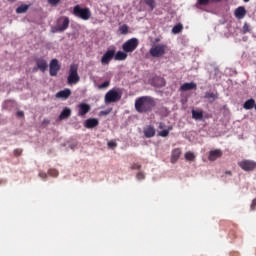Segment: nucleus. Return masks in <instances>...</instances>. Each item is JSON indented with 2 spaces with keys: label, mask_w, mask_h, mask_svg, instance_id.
I'll return each mask as SVG.
<instances>
[{
  "label": "nucleus",
  "mask_w": 256,
  "mask_h": 256,
  "mask_svg": "<svg viewBox=\"0 0 256 256\" xmlns=\"http://www.w3.org/2000/svg\"><path fill=\"white\" fill-rule=\"evenodd\" d=\"M155 105L157 102L151 96H142L135 101V109L138 113H151Z\"/></svg>",
  "instance_id": "1"
},
{
  "label": "nucleus",
  "mask_w": 256,
  "mask_h": 256,
  "mask_svg": "<svg viewBox=\"0 0 256 256\" xmlns=\"http://www.w3.org/2000/svg\"><path fill=\"white\" fill-rule=\"evenodd\" d=\"M81 81L79 76V64L72 63L68 70L67 83L68 85H77Z\"/></svg>",
  "instance_id": "2"
},
{
  "label": "nucleus",
  "mask_w": 256,
  "mask_h": 256,
  "mask_svg": "<svg viewBox=\"0 0 256 256\" xmlns=\"http://www.w3.org/2000/svg\"><path fill=\"white\" fill-rule=\"evenodd\" d=\"M73 15L75 17H78L79 19H82L83 21H89L91 19V9L87 7H81L80 5H76L73 8Z\"/></svg>",
  "instance_id": "3"
},
{
  "label": "nucleus",
  "mask_w": 256,
  "mask_h": 256,
  "mask_svg": "<svg viewBox=\"0 0 256 256\" xmlns=\"http://www.w3.org/2000/svg\"><path fill=\"white\" fill-rule=\"evenodd\" d=\"M69 17L61 16L57 19L56 25L54 27L53 33H63V31H67L69 29Z\"/></svg>",
  "instance_id": "4"
},
{
  "label": "nucleus",
  "mask_w": 256,
  "mask_h": 256,
  "mask_svg": "<svg viewBox=\"0 0 256 256\" xmlns=\"http://www.w3.org/2000/svg\"><path fill=\"white\" fill-rule=\"evenodd\" d=\"M167 53V45L166 44H156L152 46L149 50V54L151 57H154L156 59H159L160 57H163Z\"/></svg>",
  "instance_id": "5"
},
{
  "label": "nucleus",
  "mask_w": 256,
  "mask_h": 256,
  "mask_svg": "<svg viewBox=\"0 0 256 256\" xmlns=\"http://www.w3.org/2000/svg\"><path fill=\"white\" fill-rule=\"evenodd\" d=\"M137 47H139V39L137 38H131L122 45V49L125 53H133Z\"/></svg>",
  "instance_id": "6"
},
{
  "label": "nucleus",
  "mask_w": 256,
  "mask_h": 256,
  "mask_svg": "<svg viewBox=\"0 0 256 256\" xmlns=\"http://www.w3.org/2000/svg\"><path fill=\"white\" fill-rule=\"evenodd\" d=\"M122 94L116 90H109L105 95V103L109 105V103H117V101H121Z\"/></svg>",
  "instance_id": "7"
},
{
  "label": "nucleus",
  "mask_w": 256,
  "mask_h": 256,
  "mask_svg": "<svg viewBox=\"0 0 256 256\" xmlns=\"http://www.w3.org/2000/svg\"><path fill=\"white\" fill-rule=\"evenodd\" d=\"M35 63L36 67L33 68L34 73H37L38 71L45 73V71H47V67H49L47 60H45L43 57L36 58Z\"/></svg>",
  "instance_id": "8"
},
{
  "label": "nucleus",
  "mask_w": 256,
  "mask_h": 256,
  "mask_svg": "<svg viewBox=\"0 0 256 256\" xmlns=\"http://www.w3.org/2000/svg\"><path fill=\"white\" fill-rule=\"evenodd\" d=\"M115 59V49L107 50L101 57V65H109Z\"/></svg>",
  "instance_id": "9"
},
{
  "label": "nucleus",
  "mask_w": 256,
  "mask_h": 256,
  "mask_svg": "<svg viewBox=\"0 0 256 256\" xmlns=\"http://www.w3.org/2000/svg\"><path fill=\"white\" fill-rule=\"evenodd\" d=\"M49 69H50V76L57 77V73L61 71V65H59V60L52 59L50 62Z\"/></svg>",
  "instance_id": "10"
},
{
  "label": "nucleus",
  "mask_w": 256,
  "mask_h": 256,
  "mask_svg": "<svg viewBox=\"0 0 256 256\" xmlns=\"http://www.w3.org/2000/svg\"><path fill=\"white\" fill-rule=\"evenodd\" d=\"M238 165L243 169V171H253L256 169V162L251 160L241 161Z\"/></svg>",
  "instance_id": "11"
},
{
  "label": "nucleus",
  "mask_w": 256,
  "mask_h": 256,
  "mask_svg": "<svg viewBox=\"0 0 256 256\" xmlns=\"http://www.w3.org/2000/svg\"><path fill=\"white\" fill-rule=\"evenodd\" d=\"M155 133H157V130H155V126L153 125H148L143 130V134L146 139H151Z\"/></svg>",
  "instance_id": "12"
},
{
  "label": "nucleus",
  "mask_w": 256,
  "mask_h": 256,
  "mask_svg": "<svg viewBox=\"0 0 256 256\" xmlns=\"http://www.w3.org/2000/svg\"><path fill=\"white\" fill-rule=\"evenodd\" d=\"M221 157H223V151L220 149H215L209 152L208 159L210 161H217V159H221Z\"/></svg>",
  "instance_id": "13"
},
{
  "label": "nucleus",
  "mask_w": 256,
  "mask_h": 256,
  "mask_svg": "<svg viewBox=\"0 0 256 256\" xmlns=\"http://www.w3.org/2000/svg\"><path fill=\"white\" fill-rule=\"evenodd\" d=\"M56 99H69L71 97V89L66 88L56 93Z\"/></svg>",
  "instance_id": "14"
},
{
  "label": "nucleus",
  "mask_w": 256,
  "mask_h": 256,
  "mask_svg": "<svg viewBox=\"0 0 256 256\" xmlns=\"http://www.w3.org/2000/svg\"><path fill=\"white\" fill-rule=\"evenodd\" d=\"M90 111H91V106L89 104L81 103L79 105L78 115L79 117H83L87 115V113H89Z\"/></svg>",
  "instance_id": "15"
},
{
  "label": "nucleus",
  "mask_w": 256,
  "mask_h": 256,
  "mask_svg": "<svg viewBox=\"0 0 256 256\" xmlns=\"http://www.w3.org/2000/svg\"><path fill=\"white\" fill-rule=\"evenodd\" d=\"M97 125H99V120L97 118H90L84 122V127H86V129H95Z\"/></svg>",
  "instance_id": "16"
},
{
  "label": "nucleus",
  "mask_w": 256,
  "mask_h": 256,
  "mask_svg": "<svg viewBox=\"0 0 256 256\" xmlns=\"http://www.w3.org/2000/svg\"><path fill=\"white\" fill-rule=\"evenodd\" d=\"M234 15L236 19H244L245 16L247 15V10L243 6H239L238 8L235 9Z\"/></svg>",
  "instance_id": "17"
},
{
  "label": "nucleus",
  "mask_w": 256,
  "mask_h": 256,
  "mask_svg": "<svg viewBox=\"0 0 256 256\" xmlns=\"http://www.w3.org/2000/svg\"><path fill=\"white\" fill-rule=\"evenodd\" d=\"M197 89V84L195 82L184 83L180 86V91H193Z\"/></svg>",
  "instance_id": "18"
},
{
  "label": "nucleus",
  "mask_w": 256,
  "mask_h": 256,
  "mask_svg": "<svg viewBox=\"0 0 256 256\" xmlns=\"http://www.w3.org/2000/svg\"><path fill=\"white\" fill-rule=\"evenodd\" d=\"M179 157H181V149L175 148L172 150L171 163H177V161H179Z\"/></svg>",
  "instance_id": "19"
},
{
  "label": "nucleus",
  "mask_w": 256,
  "mask_h": 256,
  "mask_svg": "<svg viewBox=\"0 0 256 256\" xmlns=\"http://www.w3.org/2000/svg\"><path fill=\"white\" fill-rule=\"evenodd\" d=\"M204 98L207 99L208 102L214 103L215 100L219 98V94L213 92H206Z\"/></svg>",
  "instance_id": "20"
},
{
  "label": "nucleus",
  "mask_w": 256,
  "mask_h": 256,
  "mask_svg": "<svg viewBox=\"0 0 256 256\" xmlns=\"http://www.w3.org/2000/svg\"><path fill=\"white\" fill-rule=\"evenodd\" d=\"M192 119H195V121H202L203 110H192Z\"/></svg>",
  "instance_id": "21"
},
{
  "label": "nucleus",
  "mask_w": 256,
  "mask_h": 256,
  "mask_svg": "<svg viewBox=\"0 0 256 256\" xmlns=\"http://www.w3.org/2000/svg\"><path fill=\"white\" fill-rule=\"evenodd\" d=\"M115 61H125L127 59V52L118 51L114 54Z\"/></svg>",
  "instance_id": "22"
},
{
  "label": "nucleus",
  "mask_w": 256,
  "mask_h": 256,
  "mask_svg": "<svg viewBox=\"0 0 256 256\" xmlns=\"http://www.w3.org/2000/svg\"><path fill=\"white\" fill-rule=\"evenodd\" d=\"M210 3H221V0H197V4L202 7H207Z\"/></svg>",
  "instance_id": "23"
},
{
  "label": "nucleus",
  "mask_w": 256,
  "mask_h": 256,
  "mask_svg": "<svg viewBox=\"0 0 256 256\" xmlns=\"http://www.w3.org/2000/svg\"><path fill=\"white\" fill-rule=\"evenodd\" d=\"M69 117H71V109L64 108L59 116V119H69Z\"/></svg>",
  "instance_id": "24"
},
{
  "label": "nucleus",
  "mask_w": 256,
  "mask_h": 256,
  "mask_svg": "<svg viewBox=\"0 0 256 256\" xmlns=\"http://www.w3.org/2000/svg\"><path fill=\"white\" fill-rule=\"evenodd\" d=\"M141 3L147 5L150 8V11H153V9L157 7V3L155 2V0H141Z\"/></svg>",
  "instance_id": "25"
},
{
  "label": "nucleus",
  "mask_w": 256,
  "mask_h": 256,
  "mask_svg": "<svg viewBox=\"0 0 256 256\" xmlns=\"http://www.w3.org/2000/svg\"><path fill=\"white\" fill-rule=\"evenodd\" d=\"M243 107L246 109V110H251L253 109V107H255V99L253 98H250L249 100H247Z\"/></svg>",
  "instance_id": "26"
},
{
  "label": "nucleus",
  "mask_w": 256,
  "mask_h": 256,
  "mask_svg": "<svg viewBox=\"0 0 256 256\" xmlns=\"http://www.w3.org/2000/svg\"><path fill=\"white\" fill-rule=\"evenodd\" d=\"M173 131V126L158 132L159 137H169V132Z\"/></svg>",
  "instance_id": "27"
},
{
  "label": "nucleus",
  "mask_w": 256,
  "mask_h": 256,
  "mask_svg": "<svg viewBox=\"0 0 256 256\" xmlns=\"http://www.w3.org/2000/svg\"><path fill=\"white\" fill-rule=\"evenodd\" d=\"M29 11V5L27 4H22L16 9V13L21 14V13H27Z\"/></svg>",
  "instance_id": "28"
},
{
  "label": "nucleus",
  "mask_w": 256,
  "mask_h": 256,
  "mask_svg": "<svg viewBox=\"0 0 256 256\" xmlns=\"http://www.w3.org/2000/svg\"><path fill=\"white\" fill-rule=\"evenodd\" d=\"M182 31H183V24H176L172 28V33H174V35H177V34L181 33Z\"/></svg>",
  "instance_id": "29"
},
{
  "label": "nucleus",
  "mask_w": 256,
  "mask_h": 256,
  "mask_svg": "<svg viewBox=\"0 0 256 256\" xmlns=\"http://www.w3.org/2000/svg\"><path fill=\"white\" fill-rule=\"evenodd\" d=\"M119 31L121 35H127V33H129V26H127V24H124L119 27Z\"/></svg>",
  "instance_id": "30"
},
{
  "label": "nucleus",
  "mask_w": 256,
  "mask_h": 256,
  "mask_svg": "<svg viewBox=\"0 0 256 256\" xmlns=\"http://www.w3.org/2000/svg\"><path fill=\"white\" fill-rule=\"evenodd\" d=\"M186 161H195V154L191 151L185 153Z\"/></svg>",
  "instance_id": "31"
},
{
  "label": "nucleus",
  "mask_w": 256,
  "mask_h": 256,
  "mask_svg": "<svg viewBox=\"0 0 256 256\" xmlns=\"http://www.w3.org/2000/svg\"><path fill=\"white\" fill-rule=\"evenodd\" d=\"M48 175H50V177H57L59 175V171H57V169H49Z\"/></svg>",
  "instance_id": "32"
},
{
  "label": "nucleus",
  "mask_w": 256,
  "mask_h": 256,
  "mask_svg": "<svg viewBox=\"0 0 256 256\" xmlns=\"http://www.w3.org/2000/svg\"><path fill=\"white\" fill-rule=\"evenodd\" d=\"M49 5L52 7H57L59 3H61V0H48Z\"/></svg>",
  "instance_id": "33"
},
{
  "label": "nucleus",
  "mask_w": 256,
  "mask_h": 256,
  "mask_svg": "<svg viewBox=\"0 0 256 256\" xmlns=\"http://www.w3.org/2000/svg\"><path fill=\"white\" fill-rule=\"evenodd\" d=\"M242 29H243V33H251V27L247 23H244Z\"/></svg>",
  "instance_id": "34"
},
{
  "label": "nucleus",
  "mask_w": 256,
  "mask_h": 256,
  "mask_svg": "<svg viewBox=\"0 0 256 256\" xmlns=\"http://www.w3.org/2000/svg\"><path fill=\"white\" fill-rule=\"evenodd\" d=\"M110 82L109 81H105L104 83L99 85V89H107V87H109Z\"/></svg>",
  "instance_id": "35"
},
{
  "label": "nucleus",
  "mask_w": 256,
  "mask_h": 256,
  "mask_svg": "<svg viewBox=\"0 0 256 256\" xmlns=\"http://www.w3.org/2000/svg\"><path fill=\"white\" fill-rule=\"evenodd\" d=\"M108 147H110V149H113L115 147H117V142L111 140L108 142Z\"/></svg>",
  "instance_id": "36"
},
{
  "label": "nucleus",
  "mask_w": 256,
  "mask_h": 256,
  "mask_svg": "<svg viewBox=\"0 0 256 256\" xmlns=\"http://www.w3.org/2000/svg\"><path fill=\"white\" fill-rule=\"evenodd\" d=\"M131 169L132 170H139V169H141V164L134 163V164H132Z\"/></svg>",
  "instance_id": "37"
},
{
  "label": "nucleus",
  "mask_w": 256,
  "mask_h": 256,
  "mask_svg": "<svg viewBox=\"0 0 256 256\" xmlns=\"http://www.w3.org/2000/svg\"><path fill=\"white\" fill-rule=\"evenodd\" d=\"M23 153L22 149H15L14 150V155L15 157H19Z\"/></svg>",
  "instance_id": "38"
},
{
  "label": "nucleus",
  "mask_w": 256,
  "mask_h": 256,
  "mask_svg": "<svg viewBox=\"0 0 256 256\" xmlns=\"http://www.w3.org/2000/svg\"><path fill=\"white\" fill-rule=\"evenodd\" d=\"M137 179L142 180L145 179V173L143 172H138L136 175Z\"/></svg>",
  "instance_id": "39"
},
{
  "label": "nucleus",
  "mask_w": 256,
  "mask_h": 256,
  "mask_svg": "<svg viewBox=\"0 0 256 256\" xmlns=\"http://www.w3.org/2000/svg\"><path fill=\"white\" fill-rule=\"evenodd\" d=\"M251 211H255L256 209V198L252 200V203L250 205Z\"/></svg>",
  "instance_id": "40"
},
{
  "label": "nucleus",
  "mask_w": 256,
  "mask_h": 256,
  "mask_svg": "<svg viewBox=\"0 0 256 256\" xmlns=\"http://www.w3.org/2000/svg\"><path fill=\"white\" fill-rule=\"evenodd\" d=\"M39 177H41V179H47V173L39 172Z\"/></svg>",
  "instance_id": "41"
},
{
  "label": "nucleus",
  "mask_w": 256,
  "mask_h": 256,
  "mask_svg": "<svg viewBox=\"0 0 256 256\" xmlns=\"http://www.w3.org/2000/svg\"><path fill=\"white\" fill-rule=\"evenodd\" d=\"M16 115H17V117H25V112H23V111H18V112L16 113Z\"/></svg>",
  "instance_id": "42"
},
{
  "label": "nucleus",
  "mask_w": 256,
  "mask_h": 256,
  "mask_svg": "<svg viewBox=\"0 0 256 256\" xmlns=\"http://www.w3.org/2000/svg\"><path fill=\"white\" fill-rule=\"evenodd\" d=\"M111 113V110H104L100 112V115H109Z\"/></svg>",
  "instance_id": "43"
},
{
  "label": "nucleus",
  "mask_w": 256,
  "mask_h": 256,
  "mask_svg": "<svg viewBox=\"0 0 256 256\" xmlns=\"http://www.w3.org/2000/svg\"><path fill=\"white\" fill-rule=\"evenodd\" d=\"M166 125L164 122H160L158 125V129H165Z\"/></svg>",
  "instance_id": "44"
},
{
  "label": "nucleus",
  "mask_w": 256,
  "mask_h": 256,
  "mask_svg": "<svg viewBox=\"0 0 256 256\" xmlns=\"http://www.w3.org/2000/svg\"><path fill=\"white\" fill-rule=\"evenodd\" d=\"M158 80L161 82L160 87H165V80L163 78H159Z\"/></svg>",
  "instance_id": "45"
},
{
  "label": "nucleus",
  "mask_w": 256,
  "mask_h": 256,
  "mask_svg": "<svg viewBox=\"0 0 256 256\" xmlns=\"http://www.w3.org/2000/svg\"><path fill=\"white\" fill-rule=\"evenodd\" d=\"M161 41V38H155L154 43H159Z\"/></svg>",
  "instance_id": "46"
},
{
  "label": "nucleus",
  "mask_w": 256,
  "mask_h": 256,
  "mask_svg": "<svg viewBox=\"0 0 256 256\" xmlns=\"http://www.w3.org/2000/svg\"><path fill=\"white\" fill-rule=\"evenodd\" d=\"M225 174L226 175H232L231 171H226Z\"/></svg>",
  "instance_id": "47"
},
{
  "label": "nucleus",
  "mask_w": 256,
  "mask_h": 256,
  "mask_svg": "<svg viewBox=\"0 0 256 256\" xmlns=\"http://www.w3.org/2000/svg\"><path fill=\"white\" fill-rule=\"evenodd\" d=\"M10 3H15L17 0H8Z\"/></svg>",
  "instance_id": "48"
},
{
  "label": "nucleus",
  "mask_w": 256,
  "mask_h": 256,
  "mask_svg": "<svg viewBox=\"0 0 256 256\" xmlns=\"http://www.w3.org/2000/svg\"><path fill=\"white\" fill-rule=\"evenodd\" d=\"M245 3H249V0H243Z\"/></svg>",
  "instance_id": "49"
}]
</instances>
